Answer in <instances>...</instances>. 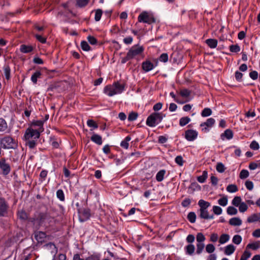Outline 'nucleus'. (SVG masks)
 <instances>
[{
  "label": "nucleus",
  "instance_id": "nucleus-1",
  "mask_svg": "<svg viewBox=\"0 0 260 260\" xmlns=\"http://www.w3.org/2000/svg\"><path fill=\"white\" fill-rule=\"evenodd\" d=\"M124 87L119 82H114L112 85H108L104 87V92L109 96L121 93Z\"/></svg>",
  "mask_w": 260,
  "mask_h": 260
},
{
  "label": "nucleus",
  "instance_id": "nucleus-2",
  "mask_svg": "<svg viewBox=\"0 0 260 260\" xmlns=\"http://www.w3.org/2000/svg\"><path fill=\"white\" fill-rule=\"evenodd\" d=\"M163 118L161 113L154 112L150 115L147 120L146 124L150 127H154L159 123Z\"/></svg>",
  "mask_w": 260,
  "mask_h": 260
},
{
  "label": "nucleus",
  "instance_id": "nucleus-3",
  "mask_svg": "<svg viewBox=\"0 0 260 260\" xmlns=\"http://www.w3.org/2000/svg\"><path fill=\"white\" fill-rule=\"evenodd\" d=\"M0 144L4 149H15L17 145L14 139L10 137L6 136L0 140Z\"/></svg>",
  "mask_w": 260,
  "mask_h": 260
},
{
  "label": "nucleus",
  "instance_id": "nucleus-4",
  "mask_svg": "<svg viewBox=\"0 0 260 260\" xmlns=\"http://www.w3.org/2000/svg\"><path fill=\"white\" fill-rule=\"evenodd\" d=\"M138 21L148 24H151L155 22V19L152 15L148 14V12L144 11L142 12L138 16Z\"/></svg>",
  "mask_w": 260,
  "mask_h": 260
},
{
  "label": "nucleus",
  "instance_id": "nucleus-5",
  "mask_svg": "<svg viewBox=\"0 0 260 260\" xmlns=\"http://www.w3.org/2000/svg\"><path fill=\"white\" fill-rule=\"evenodd\" d=\"M9 205L5 198L0 197V217H7L9 213Z\"/></svg>",
  "mask_w": 260,
  "mask_h": 260
},
{
  "label": "nucleus",
  "instance_id": "nucleus-6",
  "mask_svg": "<svg viewBox=\"0 0 260 260\" xmlns=\"http://www.w3.org/2000/svg\"><path fill=\"white\" fill-rule=\"evenodd\" d=\"M48 218V215L47 214L40 213L36 217L31 219L30 221L33 222L34 225L40 226L45 223Z\"/></svg>",
  "mask_w": 260,
  "mask_h": 260
},
{
  "label": "nucleus",
  "instance_id": "nucleus-7",
  "mask_svg": "<svg viewBox=\"0 0 260 260\" xmlns=\"http://www.w3.org/2000/svg\"><path fill=\"white\" fill-rule=\"evenodd\" d=\"M79 219L81 222H84L90 218L91 216L90 210L88 208L83 207L78 209Z\"/></svg>",
  "mask_w": 260,
  "mask_h": 260
},
{
  "label": "nucleus",
  "instance_id": "nucleus-8",
  "mask_svg": "<svg viewBox=\"0 0 260 260\" xmlns=\"http://www.w3.org/2000/svg\"><path fill=\"white\" fill-rule=\"evenodd\" d=\"M40 136V134L38 130L30 127L26 129L24 136L25 140L38 139Z\"/></svg>",
  "mask_w": 260,
  "mask_h": 260
},
{
  "label": "nucleus",
  "instance_id": "nucleus-9",
  "mask_svg": "<svg viewBox=\"0 0 260 260\" xmlns=\"http://www.w3.org/2000/svg\"><path fill=\"white\" fill-rule=\"evenodd\" d=\"M0 170L4 176L8 175L11 172V166L5 157L0 159Z\"/></svg>",
  "mask_w": 260,
  "mask_h": 260
},
{
  "label": "nucleus",
  "instance_id": "nucleus-10",
  "mask_svg": "<svg viewBox=\"0 0 260 260\" xmlns=\"http://www.w3.org/2000/svg\"><path fill=\"white\" fill-rule=\"evenodd\" d=\"M144 51V48L142 46H133L128 51L127 53L132 59L136 56L141 54Z\"/></svg>",
  "mask_w": 260,
  "mask_h": 260
},
{
  "label": "nucleus",
  "instance_id": "nucleus-11",
  "mask_svg": "<svg viewBox=\"0 0 260 260\" xmlns=\"http://www.w3.org/2000/svg\"><path fill=\"white\" fill-rule=\"evenodd\" d=\"M155 64H153L149 60H146L142 63V68L145 72H148L152 70L154 68L157 66L158 60H154Z\"/></svg>",
  "mask_w": 260,
  "mask_h": 260
},
{
  "label": "nucleus",
  "instance_id": "nucleus-12",
  "mask_svg": "<svg viewBox=\"0 0 260 260\" xmlns=\"http://www.w3.org/2000/svg\"><path fill=\"white\" fill-rule=\"evenodd\" d=\"M34 237L38 243H42L45 241L46 237V233L42 231H36L34 233Z\"/></svg>",
  "mask_w": 260,
  "mask_h": 260
},
{
  "label": "nucleus",
  "instance_id": "nucleus-13",
  "mask_svg": "<svg viewBox=\"0 0 260 260\" xmlns=\"http://www.w3.org/2000/svg\"><path fill=\"white\" fill-rule=\"evenodd\" d=\"M199 213V216L200 218L204 219H211L214 218V215H210L208 211V209H199L198 210Z\"/></svg>",
  "mask_w": 260,
  "mask_h": 260
},
{
  "label": "nucleus",
  "instance_id": "nucleus-14",
  "mask_svg": "<svg viewBox=\"0 0 260 260\" xmlns=\"http://www.w3.org/2000/svg\"><path fill=\"white\" fill-rule=\"evenodd\" d=\"M197 136L198 133L196 131L189 129L185 132V137L188 141H193Z\"/></svg>",
  "mask_w": 260,
  "mask_h": 260
},
{
  "label": "nucleus",
  "instance_id": "nucleus-15",
  "mask_svg": "<svg viewBox=\"0 0 260 260\" xmlns=\"http://www.w3.org/2000/svg\"><path fill=\"white\" fill-rule=\"evenodd\" d=\"M10 129L8 127L6 120L3 118H0V132L9 133Z\"/></svg>",
  "mask_w": 260,
  "mask_h": 260
},
{
  "label": "nucleus",
  "instance_id": "nucleus-16",
  "mask_svg": "<svg viewBox=\"0 0 260 260\" xmlns=\"http://www.w3.org/2000/svg\"><path fill=\"white\" fill-rule=\"evenodd\" d=\"M190 92L187 89H183L180 90V96L185 98L186 100L184 101L181 102L180 100V104H183L189 101V96L190 95Z\"/></svg>",
  "mask_w": 260,
  "mask_h": 260
},
{
  "label": "nucleus",
  "instance_id": "nucleus-17",
  "mask_svg": "<svg viewBox=\"0 0 260 260\" xmlns=\"http://www.w3.org/2000/svg\"><path fill=\"white\" fill-rule=\"evenodd\" d=\"M34 47L31 45H26L25 44H22L20 46V51L23 53H29L31 52Z\"/></svg>",
  "mask_w": 260,
  "mask_h": 260
},
{
  "label": "nucleus",
  "instance_id": "nucleus-18",
  "mask_svg": "<svg viewBox=\"0 0 260 260\" xmlns=\"http://www.w3.org/2000/svg\"><path fill=\"white\" fill-rule=\"evenodd\" d=\"M220 137L222 140H224V138L230 140L233 137V133L231 129H227L221 135Z\"/></svg>",
  "mask_w": 260,
  "mask_h": 260
},
{
  "label": "nucleus",
  "instance_id": "nucleus-19",
  "mask_svg": "<svg viewBox=\"0 0 260 260\" xmlns=\"http://www.w3.org/2000/svg\"><path fill=\"white\" fill-rule=\"evenodd\" d=\"M259 220H260V213H254L249 216L247 219V221L249 223L254 222Z\"/></svg>",
  "mask_w": 260,
  "mask_h": 260
},
{
  "label": "nucleus",
  "instance_id": "nucleus-20",
  "mask_svg": "<svg viewBox=\"0 0 260 260\" xmlns=\"http://www.w3.org/2000/svg\"><path fill=\"white\" fill-rule=\"evenodd\" d=\"M91 140L95 144L101 145L102 144V137L96 134H93L90 138Z\"/></svg>",
  "mask_w": 260,
  "mask_h": 260
},
{
  "label": "nucleus",
  "instance_id": "nucleus-21",
  "mask_svg": "<svg viewBox=\"0 0 260 260\" xmlns=\"http://www.w3.org/2000/svg\"><path fill=\"white\" fill-rule=\"evenodd\" d=\"M236 247L233 244L227 245L224 248V254L230 255L235 251Z\"/></svg>",
  "mask_w": 260,
  "mask_h": 260
},
{
  "label": "nucleus",
  "instance_id": "nucleus-22",
  "mask_svg": "<svg viewBox=\"0 0 260 260\" xmlns=\"http://www.w3.org/2000/svg\"><path fill=\"white\" fill-rule=\"evenodd\" d=\"M184 249L186 254L191 255L194 252L195 247L193 244H189L185 246Z\"/></svg>",
  "mask_w": 260,
  "mask_h": 260
},
{
  "label": "nucleus",
  "instance_id": "nucleus-23",
  "mask_svg": "<svg viewBox=\"0 0 260 260\" xmlns=\"http://www.w3.org/2000/svg\"><path fill=\"white\" fill-rule=\"evenodd\" d=\"M42 76V73L40 71H36L31 77V81L32 82L36 84L37 83L38 79L41 78Z\"/></svg>",
  "mask_w": 260,
  "mask_h": 260
},
{
  "label": "nucleus",
  "instance_id": "nucleus-24",
  "mask_svg": "<svg viewBox=\"0 0 260 260\" xmlns=\"http://www.w3.org/2000/svg\"><path fill=\"white\" fill-rule=\"evenodd\" d=\"M242 222V220L239 217H233L229 220V224L233 226H240Z\"/></svg>",
  "mask_w": 260,
  "mask_h": 260
},
{
  "label": "nucleus",
  "instance_id": "nucleus-25",
  "mask_svg": "<svg viewBox=\"0 0 260 260\" xmlns=\"http://www.w3.org/2000/svg\"><path fill=\"white\" fill-rule=\"evenodd\" d=\"M198 205L200 207V209H208V208L210 206L209 202L203 200H200L198 202Z\"/></svg>",
  "mask_w": 260,
  "mask_h": 260
},
{
  "label": "nucleus",
  "instance_id": "nucleus-26",
  "mask_svg": "<svg viewBox=\"0 0 260 260\" xmlns=\"http://www.w3.org/2000/svg\"><path fill=\"white\" fill-rule=\"evenodd\" d=\"M206 43L211 48H215L217 45V41L216 39H208L206 40Z\"/></svg>",
  "mask_w": 260,
  "mask_h": 260
},
{
  "label": "nucleus",
  "instance_id": "nucleus-27",
  "mask_svg": "<svg viewBox=\"0 0 260 260\" xmlns=\"http://www.w3.org/2000/svg\"><path fill=\"white\" fill-rule=\"evenodd\" d=\"M131 140V137L129 136H126L124 139L120 143V146L125 149H128L129 147L128 142Z\"/></svg>",
  "mask_w": 260,
  "mask_h": 260
},
{
  "label": "nucleus",
  "instance_id": "nucleus-28",
  "mask_svg": "<svg viewBox=\"0 0 260 260\" xmlns=\"http://www.w3.org/2000/svg\"><path fill=\"white\" fill-rule=\"evenodd\" d=\"M215 122V121L214 118H208L206 122L201 123L200 126L201 127L206 126L207 127H211L214 125Z\"/></svg>",
  "mask_w": 260,
  "mask_h": 260
},
{
  "label": "nucleus",
  "instance_id": "nucleus-29",
  "mask_svg": "<svg viewBox=\"0 0 260 260\" xmlns=\"http://www.w3.org/2000/svg\"><path fill=\"white\" fill-rule=\"evenodd\" d=\"M166 173V171L165 170H161L157 172V173L156 175V180L158 182H160L163 180L164 178V176Z\"/></svg>",
  "mask_w": 260,
  "mask_h": 260
},
{
  "label": "nucleus",
  "instance_id": "nucleus-30",
  "mask_svg": "<svg viewBox=\"0 0 260 260\" xmlns=\"http://www.w3.org/2000/svg\"><path fill=\"white\" fill-rule=\"evenodd\" d=\"M208 177V173L206 171L203 172L202 175L197 177V180L200 183H203L205 182Z\"/></svg>",
  "mask_w": 260,
  "mask_h": 260
},
{
  "label": "nucleus",
  "instance_id": "nucleus-31",
  "mask_svg": "<svg viewBox=\"0 0 260 260\" xmlns=\"http://www.w3.org/2000/svg\"><path fill=\"white\" fill-rule=\"evenodd\" d=\"M4 75L6 79L9 80L10 78L11 69L9 65L5 64L3 67Z\"/></svg>",
  "mask_w": 260,
  "mask_h": 260
},
{
  "label": "nucleus",
  "instance_id": "nucleus-32",
  "mask_svg": "<svg viewBox=\"0 0 260 260\" xmlns=\"http://www.w3.org/2000/svg\"><path fill=\"white\" fill-rule=\"evenodd\" d=\"M17 215L18 218L21 220H26L28 219V215L27 213L23 210L18 211Z\"/></svg>",
  "mask_w": 260,
  "mask_h": 260
},
{
  "label": "nucleus",
  "instance_id": "nucleus-33",
  "mask_svg": "<svg viewBox=\"0 0 260 260\" xmlns=\"http://www.w3.org/2000/svg\"><path fill=\"white\" fill-rule=\"evenodd\" d=\"M101 254L98 253H93L85 258V260H100Z\"/></svg>",
  "mask_w": 260,
  "mask_h": 260
},
{
  "label": "nucleus",
  "instance_id": "nucleus-34",
  "mask_svg": "<svg viewBox=\"0 0 260 260\" xmlns=\"http://www.w3.org/2000/svg\"><path fill=\"white\" fill-rule=\"evenodd\" d=\"M187 218L190 223H194L197 218L196 213L194 212H190L187 215Z\"/></svg>",
  "mask_w": 260,
  "mask_h": 260
},
{
  "label": "nucleus",
  "instance_id": "nucleus-35",
  "mask_svg": "<svg viewBox=\"0 0 260 260\" xmlns=\"http://www.w3.org/2000/svg\"><path fill=\"white\" fill-rule=\"evenodd\" d=\"M230 239V236L226 234H222L219 240V242L221 244H223L226 242H227Z\"/></svg>",
  "mask_w": 260,
  "mask_h": 260
},
{
  "label": "nucleus",
  "instance_id": "nucleus-36",
  "mask_svg": "<svg viewBox=\"0 0 260 260\" xmlns=\"http://www.w3.org/2000/svg\"><path fill=\"white\" fill-rule=\"evenodd\" d=\"M81 47L82 49L85 51H89L91 50V48L85 41H82L81 42Z\"/></svg>",
  "mask_w": 260,
  "mask_h": 260
},
{
  "label": "nucleus",
  "instance_id": "nucleus-37",
  "mask_svg": "<svg viewBox=\"0 0 260 260\" xmlns=\"http://www.w3.org/2000/svg\"><path fill=\"white\" fill-rule=\"evenodd\" d=\"M226 212L228 214L230 215H234L237 214L238 210L236 208L233 206H229L227 208Z\"/></svg>",
  "mask_w": 260,
  "mask_h": 260
},
{
  "label": "nucleus",
  "instance_id": "nucleus-38",
  "mask_svg": "<svg viewBox=\"0 0 260 260\" xmlns=\"http://www.w3.org/2000/svg\"><path fill=\"white\" fill-rule=\"evenodd\" d=\"M90 0H76V6L80 8L85 7Z\"/></svg>",
  "mask_w": 260,
  "mask_h": 260
},
{
  "label": "nucleus",
  "instance_id": "nucleus-39",
  "mask_svg": "<svg viewBox=\"0 0 260 260\" xmlns=\"http://www.w3.org/2000/svg\"><path fill=\"white\" fill-rule=\"evenodd\" d=\"M56 197L60 201L63 202L65 200L64 194L62 189L57 190Z\"/></svg>",
  "mask_w": 260,
  "mask_h": 260
},
{
  "label": "nucleus",
  "instance_id": "nucleus-40",
  "mask_svg": "<svg viewBox=\"0 0 260 260\" xmlns=\"http://www.w3.org/2000/svg\"><path fill=\"white\" fill-rule=\"evenodd\" d=\"M36 140V139L25 140L26 141V145L28 146L30 149L34 148L37 145Z\"/></svg>",
  "mask_w": 260,
  "mask_h": 260
},
{
  "label": "nucleus",
  "instance_id": "nucleus-41",
  "mask_svg": "<svg viewBox=\"0 0 260 260\" xmlns=\"http://www.w3.org/2000/svg\"><path fill=\"white\" fill-rule=\"evenodd\" d=\"M238 190L237 186L235 184H230L226 187V190L231 193L237 191Z\"/></svg>",
  "mask_w": 260,
  "mask_h": 260
},
{
  "label": "nucleus",
  "instance_id": "nucleus-42",
  "mask_svg": "<svg viewBox=\"0 0 260 260\" xmlns=\"http://www.w3.org/2000/svg\"><path fill=\"white\" fill-rule=\"evenodd\" d=\"M212 111L210 108H206L203 109L201 113L202 117H207L212 114Z\"/></svg>",
  "mask_w": 260,
  "mask_h": 260
},
{
  "label": "nucleus",
  "instance_id": "nucleus-43",
  "mask_svg": "<svg viewBox=\"0 0 260 260\" xmlns=\"http://www.w3.org/2000/svg\"><path fill=\"white\" fill-rule=\"evenodd\" d=\"M241 203V198L239 196L235 197L232 202V204L236 207H238Z\"/></svg>",
  "mask_w": 260,
  "mask_h": 260
},
{
  "label": "nucleus",
  "instance_id": "nucleus-44",
  "mask_svg": "<svg viewBox=\"0 0 260 260\" xmlns=\"http://www.w3.org/2000/svg\"><path fill=\"white\" fill-rule=\"evenodd\" d=\"M190 118L187 116L182 117L180 119V125L184 126L189 122Z\"/></svg>",
  "mask_w": 260,
  "mask_h": 260
},
{
  "label": "nucleus",
  "instance_id": "nucleus-45",
  "mask_svg": "<svg viewBox=\"0 0 260 260\" xmlns=\"http://www.w3.org/2000/svg\"><path fill=\"white\" fill-rule=\"evenodd\" d=\"M138 116V114L137 112H132L128 116V120L129 121H133L137 119Z\"/></svg>",
  "mask_w": 260,
  "mask_h": 260
},
{
  "label": "nucleus",
  "instance_id": "nucleus-46",
  "mask_svg": "<svg viewBox=\"0 0 260 260\" xmlns=\"http://www.w3.org/2000/svg\"><path fill=\"white\" fill-rule=\"evenodd\" d=\"M204 247L205 245L203 243H198L197 244V253L198 254H201L202 252Z\"/></svg>",
  "mask_w": 260,
  "mask_h": 260
},
{
  "label": "nucleus",
  "instance_id": "nucleus-47",
  "mask_svg": "<svg viewBox=\"0 0 260 260\" xmlns=\"http://www.w3.org/2000/svg\"><path fill=\"white\" fill-rule=\"evenodd\" d=\"M230 50L232 52L237 53L240 51V47L238 44L232 45L230 46Z\"/></svg>",
  "mask_w": 260,
  "mask_h": 260
},
{
  "label": "nucleus",
  "instance_id": "nucleus-48",
  "mask_svg": "<svg viewBox=\"0 0 260 260\" xmlns=\"http://www.w3.org/2000/svg\"><path fill=\"white\" fill-rule=\"evenodd\" d=\"M249 175V172L247 170L243 169L241 171L239 177L241 179H244L247 178Z\"/></svg>",
  "mask_w": 260,
  "mask_h": 260
},
{
  "label": "nucleus",
  "instance_id": "nucleus-49",
  "mask_svg": "<svg viewBox=\"0 0 260 260\" xmlns=\"http://www.w3.org/2000/svg\"><path fill=\"white\" fill-rule=\"evenodd\" d=\"M228 198L226 196L223 197L222 198L219 199L218 200V203L222 206H225L228 204Z\"/></svg>",
  "mask_w": 260,
  "mask_h": 260
},
{
  "label": "nucleus",
  "instance_id": "nucleus-50",
  "mask_svg": "<svg viewBox=\"0 0 260 260\" xmlns=\"http://www.w3.org/2000/svg\"><path fill=\"white\" fill-rule=\"evenodd\" d=\"M103 14V11L101 9H98L95 11L94 20L96 21H99L101 18Z\"/></svg>",
  "mask_w": 260,
  "mask_h": 260
},
{
  "label": "nucleus",
  "instance_id": "nucleus-51",
  "mask_svg": "<svg viewBox=\"0 0 260 260\" xmlns=\"http://www.w3.org/2000/svg\"><path fill=\"white\" fill-rule=\"evenodd\" d=\"M232 241L235 244L239 245L242 241V237L239 235H235L233 238Z\"/></svg>",
  "mask_w": 260,
  "mask_h": 260
},
{
  "label": "nucleus",
  "instance_id": "nucleus-52",
  "mask_svg": "<svg viewBox=\"0 0 260 260\" xmlns=\"http://www.w3.org/2000/svg\"><path fill=\"white\" fill-rule=\"evenodd\" d=\"M251 254L249 251L245 250L241 257L240 260H247L250 257Z\"/></svg>",
  "mask_w": 260,
  "mask_h": 260
},
{
  "label": "nucleus",
  "instance_id": "nucleus-53",
  "mask_svg": "<svg viewBox=\"0 0 260 260\" xmlns=\"http://www.w3.org/2000/svg\"><path fill=\"white\" fill-rule=\"evenodd\" d=\"M239 210L240 212H245L247 209L248 206L246 205V204L244 202H242L239 205Z\"/></svg>",
  "mask_w": 260,
  "mask_h": 260
},
{
  "label": "nucleus",
  "instance_id": "nucleus-54",
  "mask_svg": "<svg viewBox=\"0 0 260 260\" xmlns=\"http://www.w3.org/2000/svg\"><path fill=\"white\" fill-rule=\"evenodd\" d=\"M87 125L90 127H92L93 129L97 128L98 127V125L96 124L94 121L92 119H89L87 121Z\"/></svg>",
  "mask_w": 260,
  "mask_h": 260
},
{
  "label": "nucleus",
  "instance_id": "nucleus-55",
  "mask_svg": "<svg viewBox=\"0 0 260 260\" xmlns=\"http://www.w3.org/2000/svg\"><path fill=\"white\" fill-rule=\"evenodd\" d=\"M216 169L219 173H223L225 171L224 166L221 162L217 163Z\"/></svg>",
  "mask_w": 260,
  "mask_h": 260
},
{
  "label": "nucleus",
  "instance_id": "nucleus-56",
  "mask_svg": "<svg viewBox=\"0 0 260 260\" xmlns=\"http://www.w3.org/2000/svg\"><path fill=\"white\" fill-rule=\"evenodd\" d=\"M215 248L214 246L212 244H209L206 245V251L209 253L213 252Z\"/></svg>",
  "mask_w": 260,
  "mask_h": 260
},
{
  "label": "nucleus",
  "instance_id": "nucleus-57",
  "mask_svg": "<svg viewBox=\"0 0 260 260\" xmlns=\"http://www.w3.org/2000/svg\"><path fill=\"white\" fill-rule=\"evenodd\" d=\"M213 211L215 214L220 215L222 213V210L219 206H214L213 207Z\"/></svg>",
  "mask_w": 260,
  "mask_h": 260
},
{
  "label": "nucleus",
  "instance_id": "nucleus-58",
  "mask_svg": "<svg viewBox=\"0 0 260 260\" xmlns=\"http://www.w3.org/2000/svg\"><path fill=\"white\" fill-rule=\"evenodd\" d=\"M205 240V237L202 233H199L197 234V241L198 243H203Z\"/></svg>",
  "mask_w": 260,
  "mask_h": 260
},
{
  "label": "nucleus",
  "instance_id": "nucleus-59",
  "mask_svg": "<svg viewBox=\"0 0 260 260\" xmlns=\"http://www.w3.org/2000/svg\"><path fill=\"white\" fill-rule=\"evenodd\" d=\"M260 247V245L258 242L248 244L247 247L251 248L253 250H256Z\"/></svg>",
  "mask_w": 260,
  "mask_h": 260
},
{
  "label": "nucleus",
  "instance_id": "nucleus-60",
  "mask_svg": "<svg viewBox=\"0 0 260 260\" xmlns=\"http://www.w3.org/2000/svg\"><path fill=\"white\" fill-rule=\"evenodd\" d=\"M159 60L161 62H166L168 60V55L167 53H164L161 54L159 58Z\"/></svg>",
  "mask_w": 260,
  "mask_h": 260
},
{
  "label": "nucleus",
  "instance_id": "nucleus-61",
  "mask_svg": "<svg viewBox=\"0 0 260 260\" xmlns=\"http://www.w3.org/2000/svg\"><path fill=\"white\" fill-rule=\"evenodd\" d=\"M35 37L38 41L42 43H45L46 42V38L42 37L41 35L36 34Z\"/></svg>",
  "mask_w": 260,
  "mask_h": 260
},
{
  "label": "nucleus",
  "instance_id": "nucleus-62",
  "mask_svg": "<svg viewBox=\"0 0 260 260\" xmlns=\"http://www.w3.org/2000/svg\"><path fill=\"white\" fill-rule=\"evenodd\" d=\"M178 53L179 52L177 51H175L171 55V60L174 62H177V64L178 63L177 62V56Z\"/></svg>",
  "mask_w": 260,
  "mask_h": 260
},
{
  "label": "nucleus",
  "instance_id": "nucleus-63",
  "mask_svg": "<svg viewBox=\"0 0 260 260\" xmlns=\"http://www.w3.org/2000/svg\"><path fill=\"white\" fill-rule=\"evenodd\" d=\"M47 174H48V171L45 170H42L40 174V177L41 179V182H43V181H44L47 177Z\"/></svg>",
  "mask_w": 260,
  "mask_h": 260
},
{
  "label": "nucleus",
  "instance_id": "nucleus-64",
  "mask_svg": "<svg viewBox=\"0 0 260 260\" xmlns=\"http://www.w3.org/2000/svg\"><path fill=\"white\" fill-rule=\"evenodd\" d=\"M250 147L251 149L256 150L259 149V146L258 143L257 142L253 141L251 143Z\"/></svg>",
  "mask_w": 260,
  "mask_h": 260
}]
</instances>
